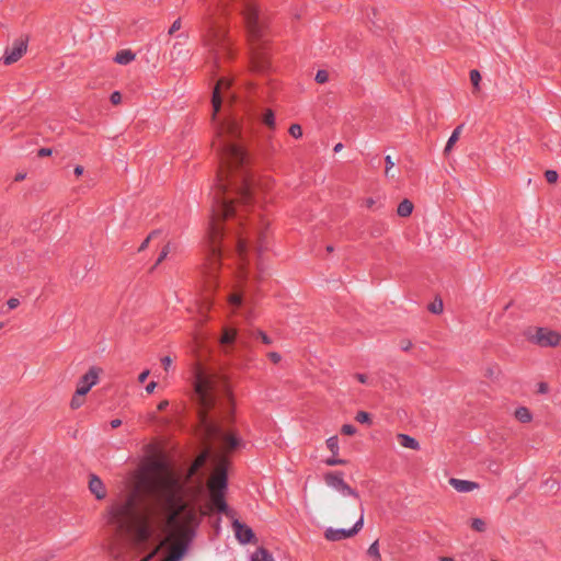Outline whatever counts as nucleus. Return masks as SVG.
<instances>
[{
  "label": "nucleus",
  "mask_w": 561,
  "mask_h": 561,
  "mask_svg": "<svg viewBox=\"0 0 561 561\" xmlns=\"http://www.w3.org/2000/svg\"><path fill=\"white\" fill-rule=\"evenodd\" d=\"M89 489L95 495L96 499H104L106 495L104 484L96 476H91L89 481Z\"/></svg>",
  "instance_id": "nucleus-18"
},
{
  "label": "nucleus",
  "mask_w": 561,
  "mask_h": 561,
  "mask_svg": "<svg viewBox=\"0 0 561 561\" xmlns=\"http://www.w3.org/2000/svg\"><path fill=\"white\" fill-rule=\"evenodd\" d=\"M231 81L220 78L213 92V121L216 123V137L213 148L219 158L217 183L211 191V222L209 228V252L203 266V274L209 286L215 284L220 268L221 239L224 227L221 220L237 214V207L247 206L252 201V180L248 172V156L239 142L240 126L234 118L216 122L224 101H233L230 93Z\"/></svg>",
  "instance_id": "nucleus-1"
},
{
  "label": "nucleus",
  "mask_w": 561,
  "mask_h": 561,
  "mask_svg": "<svg viewBox=\"0 0 561 561\" xmlns=\"http://www.w3.org/2000/svg\"><path fill=\"white\" fill-rule=\"evenodd\" d=\"M182 26V22H181V19H176L171 27L169 28V35H173L176 31H179Z\"/></svg>",
  "instance_id": "nucleus-43"
},
{
  "label": "nucleus",
  "mask_w": 561,
  "mask_h": 561,
  "mask_svg": "<svg viewBox=\"0 0 561 561\" xmlns=\"http://www.w3.org/2000/svg\"><path fill=\"white\" fill-rule=\"evenodd\" d=\"M533 342L542 347L558 346L561 343V335L552 330L539 328L531 337Z\"/></svg>",
  "instance_id": "nucleus-10"
},
{
  "label": "nucleus",
  "mask_w": 561,
  "mask_h": 561,
  "mask_svg": "<svg viewBox=\"0 0 561 561\" xmlns=\"http://www.w3.org/2000/svg\"><path fill=\"white\" fill-rule=\"evenodd\" d=\"M236 336H237L236 330L226 329L220 339V342H221V344H230L236 340Z\"/></svg>",
  "instance_id": "nucleus-26"
},
{
  "label": "nucleus",
  "mask_w": 561,
  "mask_h": 561,
  "mask_svg": "<svg viewBox=\"0 0 561 561\" xmlns=\"http://www.w3.org/2000/svg\"><path fill=\"white\" fill-rule=\"evenodd\" d=\"M288 131L296 139H298V138H300L302 136V128H301V126L299 124H293L289 127Z\"/></svg>",
  "instance_id": "nucleus-34"
},
{
  "label": "nucleus",
  "mask_w": 561,
  "mask_h": 561,
  "mask_svg": "<svg viewBox=\"0 0 561 561\" xmlns=\"http://www.w3.org/2000/svg\"><path fill=\"white\" fill-rule=\"evenodd\" d=\"M111 102L114 104V105H117L121 103L122 101V94L118 92V91H114L112 94H111V98H110Z\"/></svg>",
  "instance_id": "nucleus-44"
},
{
  "label": "nucleus",
  "mask_w": 561,
  "mask_h": 561,
  "mask_svg": "<svg viewBox=\"0 0 561 561\" xmlns=\"http://www.w3.org/2000/svg\"><path fill=\"white\" fill-rule=\"evenodd\" d=\"M440 561H454L451 558L443 557L440 558Z\"/></svg>",
  "instance_id": "nucleus-63"
},
{
  "label": "nucleus",
  "mask_w": 561,
  "mask_h": 561,
  "mask_svg": "<svg viewBox=\"0 0 561 561\" xmlns=\"http://www.w3.org/2000/svg\"><path fill=\"white\" fill-rule=\"evenodd\" d=\"M207 457H208V451H206V453L202 454V455H201V456H199V457L194 461L192 470H193V471L198 470V469H199V468L205 463V461H206Z\"/></svg>",
  "instance_id": "nucleus-35"
},
{
  "label": "nucleus",
  "mask_w": 561,
  "mask_h": 561,
  "mask_svg": "<svg viewBox=\"0 0 561 561\" xmlns=\"http://www.w3.org/2000/svg\"><path fill=\"white\" fill-rule=\"evenodd\" d=\"M254 237H255V241H254V250L256 252V257H257V261H256V267L260 272V274H262L264 272V264H263V261H262V254L264 253V251L267 250V244H266V236L265 233L261 230V229H255L254 231Z\"/></svg>",
  "instance_id": "nucleus-14"
},
{
  "label": "nucleus",
  "mask_w": 561,
  "mask_h": 561,
  "mask_svg": "<svg viewBox=\"0 0 561 561\" xmlns=\"http://www.w3.org/2000/svg\"><path fill=\"white\" fill-rule=\"evenodd\" d=\"M545 178L548 183H556L558 181V172L554 170H547L545 172Z\"/></svg>",
  "instance_id": "nucleus-36"
},
{
  "label": "nucleus",
  "mask_w": 561,
  "mask_h": 561,
  "mask_svg": "<svg viewBox=\"0 0 561 561\" xmlns=\"http://www.w3.org/2000/svg\"><path fill=\"white\" fill-rule=\"evenodd\" d=\"M85 394H78V391H76L75 396L71 399L70 407L72 409H78L83 404V397Z\"/></svg>",
  "instance_id": "nucleus-31"
},
{
  "label": "nucleus",
  "mask_w": 561,
  "mask_h": 561,
  "mask_svg": "<svg viewBox=\"0 0 561 561\" xmlns=\"http://www.w3.org/2000/svg\"><path fill=\"white\" fill-rule=\"evenodd\" d=\"M430 310H431V312L436 313V314L440 313L443 311V302H442V300L433 302L430 306Z\"/></svg>",
  "instance_id": "nucleus-41"
},
{
  "label": "nucleus",
  "mask_w": 561,
  "mask_h": 561,
  "mask_svg": "<svg viewBox=\"0 0 561 561\" xmlns=\"http://www.w3.org/2000/svg\"><path fill=\"white\" fill-rule=\"evenodd\" d=\"M161 364L163 365L164 369H165V370H168V369H169V367H170V366H171V364H172V359H171V357H169V356H164V357H162V358H161Z\"/></svg>",
  "instance_id": "nucleus-48"
},
{
  "label": "nucleus",
  "mask_w": 561,
  "mask_h": 561,
  "mask_svg": "<svg viewBox=\"0 0 561 561\" xmlns=\"http://www.w3.org/2000/svg\"><path fill=\"white\" fill-rule=\"evenodd\" d=\"M314 79L318 83H325L329 80V73L325 70H318Z\"/></svg>",
  "instance_id": "nucleus-37"
},
{
  "label": "nucleus",
  "mask_w": 561,
  "mask_h": 561,
  "mask_svg": "<svg viewBox=\"0 0 561 561\" xmlns=\"http://www.w3.org/2000/svg\"><path fill=\"white\" fill-rule=\"evenodd\" d=\"M355 420L362 424H371L370 414L365 411L357 412Z\"/></svg>",
  "instance_id": "nucleus-29"
},
{
  "label": "nucleus",
  "mask_w": 561,
  "mask_h": 561,
  "mask_svg": "<svg viewBox=\"0 0 561 561\" xmlns=\"http://www.w3.org/2000/svg\"><path fill=\"white\" fill-rule=\"evenodd\" d=\"M232 529L240 543H249L254 538L253 530L238 519L232 522Z\"/></svg>",
  "instance_id": "nucleus-15"
},
{
  "label": "nucleus",
  "mask_w": 561,
  "mask_h": 561,
  "mask_svg": "<svg viewBox=\"0 0 561 561\" xmlns=\"http://www.w3.org/2000/svg\"><path fill=\"white\" fill-rule=\"evenodd\" d=\"M135 58V55L128 50V49H124V50H119L114 60L115 62L119 64V65H127L129 64L130 61H133Z\"/></svg>",
  "instance_id": "nucleus-21"
},
{
  "label": "nucleus",
  "mask_w": 561,
  "mask_h": 561,
  "mask_svg": "<svg viewBox=\"0 0 561 561\" xmlns=\"http://www.w3.org/2000/svg\"><path fill=\"white\" fill-rule=\"evenodd\" d=\"M101 369L98 367H91L87 374H84L78 381L77 390L78 394H87L91 388L98 383Z\"/></svg>",
  "instance_id": "nucleus-11"
},
{
  "label": "nucleus",
  "mask_w": 561,
  "mask_h": 561,
  "mask_svg": "<svg viewBox=\"0 0 561 561\" xmlns=\"http://www.w3.org/2000/svg\"><path fill=\"white\" fill-rule=\"evenodd\" d=\"M194 400L198 404L199 422L205 436L219 442L227 451L243 445L234 433L226 432L219 422L230 420L233 401L227 380L219 374L203 367L194 373Z\"/></svg>",
  "instance_id": "nucleus-3"
},
{
  "label": "nucleus",
  "mask_w": 561,
  "mask_h": 561,
  "mask_svg": "<svg viewBox=\"0 0 561 561\" xmlns=\"http://www.w3.org/2000/svg\"><path fill=\"white\" fill-rule=\"evenodd\" d=\"M229 301L232 306L240 307L242 304V296L240 294H232Z\"/></svg>",
  "instance_id": "nucleus-40"
},
{
  "label": "nucleus",
  "mask_w": 561,
  "mask_h": 561,
  "mask_svg": "<svg viewBox=\"0 0 561 561\" xmlns=\"http://www.w3.org/2000/svg\"><path fill=\"white\" fill-rule=\"evenodd\" d=\"M227 4L228 0H217L214 5L207 4L203 0V5L205 7L202 16L203 43L215 65L219 62L221 57H229L230 55V39L227 36L226 30L215 18L216 12L224 10Z\"/></svg>",
  "instance_id": "nucleus-5"
},
{
  "label": "nucleus",
  "mask_w": 561,
  "mask_h": 561,
  "mask_svg": "<svg viewBox=\"0 0 561 561\" xmlns=\"http://www.w3.org/2000/svg\"><path fill=\"white\" fill-rule=\"evenodd\" d=\"M374 204H375V202H374V199H373V198H367V199H366V206H367V207H369V208H370Z\"/></svg>",
  "instance_id": "nucleus-61"
},
{
  "label": "nucleus",
  "mask_w": 561,
  "mask_h": 561,
  "mask_svg": "<svg viewBox=\"0 0 561 561\" xmlns=\"http://www.w3.org/2000/svg\"><path fill=\"white\" fill-rule=\"evenodd\" d=\"M9 309H15L20 305V300L18 298H10L7 301Z\"/></svg>",
  "instance_id": "nucleus-47"
},
{
  "label": "nucleus",
  "mask_w": 561,
  "mask_h": 561,
  "mask_svg": "<svg viewBox=\"0 0 561 561\" xmlns=\"http://www.w3.org/2000/svg\"><path fill=\"white\" fill-rule=\"evenodd\" d=\"M411 346H412V343H411L410 341H403V342L401 343V348H402L403 351H409V350L411 348Z\"/></svg>",
  "instance_id": "nucleus-55"
},
{
  "label": "nucleus",
  "mask_w": 561,
  "mask_h": 561,
  "mask_svg": "<svg viewBox=\"0 0 561 561\" xmlns=\"http://www.w3.org/2000/svg\"><path fill=\"white\" fill-rule=\"evenodd\" d=\"M471 527L479 533H482L485 530V523L481 518H473L471 523Z\"/></svg>",
  "instance_id": "nucleus-33"
},
{
  "label": "nucleus",
  "mask_w": 561,
  "mask_h": 561,
  "mask_svg": "<svg viewBox=\"0 0 561 561\" xmlns=\"http://www.w3.org/2000/svg\"><path fill=\"white\" fill-rule=\"evenodd\" d=\"M355 378L360 382V383H368V377L365 375V374H356L355 375Z\"/></svg>",
  "instance_id": "nucleus-50"
},
{
  "label": "nucleus",
  "mask_w": 561,
  "mask_h": 561,
  "mask_svg": "<svg viewBox=\"0 0 561 561\" xmlns=\"http://www.w3.org/2000/svg\"><path fill=\"white\" fill-rule=\"evenodd\" d=\"M51 154V149L49 148H42L38 150V156L39 157H47V156H50Z\"/></svg>",
  "instance_id": "nucleus-52"
},
{
  "label": "nucleus",
  "mask_w": 561,
  "mask_h": 561,
  "mask_svg": "<svg viewBox=\"0 0 561 561\" xmlns=\"http://www.w3.org/2000/svg\"><path fill=\"white\" fill-rule=\"evenodd\" d=\"M157 234V231H152L145 240L144 242L140 244L138 251H144L147 247H148V243L150 241L151 238H153L154 236Z\"/></svg>",
  "instance_id": "nucleus-45"
},
{
  "label": "nucleus",
  "mask_w": 561,
  "mask_h": 561,
  "mask_svg": "<svg viewBox=\"0 0 561 561\" xmlns=\"http://www.w3.org/2000/svg\"><path fill=\"white\" fill-rule=\"evenodd\" d=\"M256 335L262 340L264 344H271L272 340L261 330H257Z\"/></svg>",
  "instance_id": "nucleus-46"
},
{
  "label": "nucleus",
  "mask_w": 561,
  "mask_h": 561,
  "mask_svg": "<svg viewBox=\"0 0 561 561\" xmlns=\"http://www.w3.org/2000/svg\"><path fill=\"white\" fill-rule=\"evenodd\" d=\"M106 522L119 538L129 540L135 547L145 545L151 537L148 518L139 510L136 492L129 493L112 504Z\"/></svg>",
  "instance_id": "nucleus-4"
},
{
  "label": "nucleus",
  "mask_w": 561,
  "mask_h": 561,
  "mask_svg": "<svg viewBox=\"0 0 561 561\" xmlns=\"http://www.w3.org/2000/svg\"><path fill=\"white\" fill-rule=\"evenodd\" d=\"M364 525V508L360 507V516L358 520L354 524L352 528L345 529V528H332L329 527L324 531V537L329 541H340L346 538H351L355 536Z\"/></svg>",
  "instance_id": "nucleus-8"
},
{
  "label": "nucleus",
  "mask_w": 561,
  "mask_h": 561,
  "mask_svg": "<svg viewBox=\"0 0 561 561\" xmlns=\"http://www.w3.org/2000/svg\"><path fill=\"white\" fill-rule=\"evenodd\" d=\"M413 208V203L405 198L398 205L397 214L400 217H408L412 214Z\"/></svg>",
  "instance_id": "nucleus-20"
},
{
  "label": "nucleus",
  "mask_w": 561,
  "mask_h": 561,
  "mask_svg": "<svg viewBox=\"0 0 561 561\" xmlns=\"http://www.w3.org/2000/svg\"><path fill=\"white\" fill-rule=\"evenodd\" d=\"M250 241H252L250 237L243 238L238 236L236 239V252L241 265V275L244 278L247 277L245 265L248 264V250Z\"/></svg>",
  "instance_id": "nucleus-13"
},
{
  "label": "nucleus",
  "mask_w": 561,
  "mask_h": 561,
  "mask_svg": "<svg viewBox=\"0 0 561 561\" xmlns=\"http://www.w3.org/2000/svg\"><path fill=\"white\" fill-rule=\"evenodd\" d=\"M27 49V41L18 38L13 42L12 47L7 48L3 60L5 65H11L18 61Z\"/></svg>",
  "instance_id": "nucleus-12"
},
{
  "label": "nucleus",
  "mask_w": 561,
  "mask_h": 561,
  "mask_svg": "<svg viewBox=\"0 0 561 561\" xmlns=\"http://www.w3.org/2000/svg\"><path fill=\"white\" fill-rule=\"evenodd\" d=\"M470 81L474 89L478 90L481 81V75L478 70L473 69L470 71Z\"/></svg>",
  "instance_id": "nucleus-30"
},
{
  "label": "nucleus",
  "mask_w": 561,
  "mask_h": 561,
  "mask_svg": "<svg viewBox=\"0 0 561 561\" xmlns=\"http://www.w3.org/2000/svg\"><path fill=\"white\" fill-rule=\"evenodd\" d=\"M168 405H169V401L163 400V401H161V402L158 404V410H159V411H163V410H165V409L168 408Z\"/></svg>",
  "instance_id": "nucleus-56"
},
{
  "label": "nucleus",
  "mask_w": 561,
  "mask_h": 561,
  "mask_svg": "<svg viewBox=\"0 0 561 561\" xmlns=\"http://www.w3.org/2000/svg\"><path fill=\"white\" fill-rule=\"evenodd\" d=\"M515 417L522 423H528L533 419L530 411L525 407L516 409Z\"/></svg>",
  "instance_id": "nucleus-24"
},
{
  "label": "nucleus",
  "mask_w": 561,
  "mask_h": 561,
  "mask_svg": "<svg viewBox=\"0 0 561 561\" xmlns=\"http://www.w3.org/2000/svg\"><path fill=\"white\" fill-rule=\"evenodd\" d=\"M268 357H270V359H271L274 364H277V363L280 360V358H282V357H280V355H279L278 353H276V352H271V353L268 354Z\"/></svg>",
  "instance_id": "nucleus-49"
},
{
  "label": "nucleus",
  "mask_w": 561,
  "mask_h": 561,
  "mask_svg": "<svg viewBox=\"0 0 561 561\" xmlns=\"http://www.w3.org/2000/svg\"><path fill=\"white\" fill-rule=\"evenodd\" d=\"M263 123L271 127V128H274L275 127V116H274V113L272 110H267L264 115H263Z\"/></svg>",
  "instance_id": "nucleus-28"
},
{
  "label": "nucleus",
  "mask_w": 561,
  "mask_h": 561,
  "mask_svg": "<svg viewBox=\"0 0 561 561\" xmlns=\"http://www.w3.org/2000/svg\"><path fill=\"white\" fill-rule=\"evenodd\" d=\"M367 556L373 559V561H382L381 554L379 551V542L375 540L369 548L367 549Z\"/></svg>",
  "instance_id": "nucleus-25"
},
{
  "label": "nucleus",
  "mask_w": 561,
  "mask_h": 561,
  "mask_svg": "<svg viewBox=\"0 0 561 561\" xmlns=\"http://www.w3.org/2000/svg\"><path fill=\"white\" fill-rule=\"evenodd\" d=\"M244 317H245V319H247L248 321H250V320L253 318V312H252V311H247V312L244 313Z\"/></svg>",
  "instance_id": "nucleus-60"
},
{
  "label": "nucleus",
  "mask_w": 561,
  "mask_h": 561,
  "mask_svg": "<svg viewBox=\"0 0 561 561\" xmlns=\"http://www.w3.org/2000/svg\"><path fill=\"white\" fill-rule=\"evenodd\" d=\"M327 447L333 455H339V439L337 436H331L327 439Z\"/></svg>",
  "instance_id": "nucleus-27"
},
{
  "label": "nucleus",
  "mask_w": 561,
  "mask_h": 561,
  "mask_svg": "<svg viewBox=\"0 0 561 561\" xmlns=\"http://www.w3.org/2000/svg\"><path fill=\"white\" fill-rule=\"evenodd\" d=\"M397 439L400 443V445L404 448L419 450L420 449V443L412 436L407 434H398Z\"/></svg>",
  "instance_id": "nucleus-19"
},
{
  "label": "nucleus",
  "mask_w": 561,
  "mask_h": 561,
  "mask_svg": "<svg viewBox=\"0 0 561 561\" xmlns=\"http://www.w3.org/2000/svg\"><path fill=\"white\" fill-rule=\"evenodd\" d=\"M462 127H463V125H459V126H457V127L454 129V131L451 133V135H450V137H449V139L447 140V144H446V146H445V149H444V152H445V153H448V152L453 149L454 145H455V144L457 142V140L459 139V136H460V134H461V129H462Z\"/></svg>",
  "instance_id": "nucleus-23"
},
{
  "label": "nucleus",
  "mask_w": 561,
  "mask_h": 561,
  "mask_svg": "<svg viewBox=\"0 0 561 561\" xmlns=\"http://www.w3.org/2000/svg\"><path fill=\"white\" fill-rule=\"evenodd\" d=\"M342 148H343V145H342L341 142H339V144H336V145L334 146V151H335V152H339Z\"/></svg>",
  "instance_id": "nucleus-62"
},
{
  "label": "nucleus",
  "mask_w": 561,
  "mask_h": 561,
  "mask_svg": "<svg viewBox=\"0 0 561 561\" xmlns=\"http://www.w3.org/2000/svg\"><path fill=\"white\" fill-rule=\"evenodd\" d=\"M169 252H170V244H167L160 252L158 260L156 262V265L160 264L168 256Z\"/></svg>",
  "instance_id": "nucleus-42"
},
{
  "label": "nucleus",
  "mask_w": 561,
  "mask_h": 561,
  "mask_svg": "<svg viewBox=\"0 0 561 561\" xmlns=\"http://www.w3.org/2000/svg\"><path fill=\"white\" fill-rule=\"evenodd\" d=\"M73 172H75V174H76L77 176L81 175V174L83 173V167H81V165H77V167L75 168Z\"/></svg>",
  "instance_id": "nucleus-58"
},
{
  "label": "nucleus",
  "mask_w": 561,
  "mask_h": 561,
  "mask_svg": "<svg viewBox=\"0 0 561 561\" xmlns=\"http://www.w3.org/2000/svg\"><path fill=\"white\" fill-rule=\"evenodd\" d=\"M157 387V382L156 381H150L147 386H146V391L148 393H152L154 391Z\"/></svg>",
  "instance_id": "nucleus-53"
},
{
  "label": "nucleus",
  "mask_w": 561,
  "mask_h": 561,
  "mask_svg": "<svg viewBox=\"0 0 561 561\" xmlns=\"http://www.w3.org/2000/svg\"><path fill=\"white\" fill-rule=\"evenodd\" d=\"M121 424H122V421L119 419H114L111 421V426L113 428H117L118 426H121Z\"/></svg>",
  "instance_id": "nucleus-57"
},
{
  "label": "nucleus",
  "mask_w": 561,
  "mask_h": 561,
  "mask_svg": "<svg viewBox=\"0 0 561 561\" xmlns=\"http://www.w3.org/2000/svg\"><path fill=\"white\" fill-rule=\"evenodd\" d=\"M238 9L243 14L250 39L260 38L262 36V26L255 4L251 0H239Z\"/></svg>",
  "instance_id": "nucleus-7"
},
{
  "label": "nucleus",
  "mask_w": 561,
  "mask_h": 561,
  "mask_svg": "<svg viewBox=\"0 0 561 561\" xmlns=\"http://www.w3.org/2000/svg\"><path fill=\"white\" fill-rule=\"evenodd\" d=\"M150 371L148 369L144 370L139 376H138V381L139 382H145V380L148 378Z\"/></svg>",
  "instance_id": "nucleus-51"
},
{
  "label": "nucleus",
  "mask_w": 561,
  "mask_h": 561,
  "mask_svg": "<svg viewBox=\"0 0 561 561\" xmlns=\"http://www.w3.org/2000/svg\"><path fill=\"white\" fill-rule=\"evenodd\" d=\"M548 390H549V387H548V385H547V383H545V382H540V383H539L538 391H539L540 393H547V392H548Z\"/></svg>",
  "instance_id": "nucleus-54"
},
{
  "label": "nucleus",
  "mask_w": 561,
  "mask_h": 561,
  "mask_svg": "<svg viewBox=\"0 0 561 561\" xmlns=\"http://www.w3.org/2000/svg\"><path fill=\"white\" fill-rule=\"evenodd\" d=\"M327 251H328V252H332V251H333V247H332V245H328V247H327Z\"/></svg>",
  "instance_id": "nucleus-64"
},
{
  "label": "nucleus",
  "mask_w": 561,
  "mask_h": 561,
  "mask_svg": "<svg viewBox=\"0 0 561 561\" xmlns=\"http://www.w3.org/2000/svg\"><path fill=\"white\" fill-rule=\"evenodd\" d=\"M324 481L330 488L336 490L342 495L359 500L358 493L344 481L342 472H328L324 476Z\"/></svg>",
  "instance_id": "nucleus-9"
},
{
  "label": "nucleus",
  "mask_w": 561,
  "mask_h": 561,
  "mask_svg": "<svg viewBox=\"0 0 561 561\" xmlns=\"http://www.w3.org/2000/svg\"><path fill=\"white\" fill-rule=\"evenodd\" d=\"M251 561H275L273 556L263 547H260L251 557Z\"/></svg>",
  "instance_id": "nucleus-22"
},
{
  "label": "nucleus",
  "mask_w": 561,
  "mask_h": 561,
  "mask_svg": "<svg viewBox=\"0 0 561 561\" xmlns=\"http://www.w3.org/2000/svg\"><path fill=\"white\" fill-rule=\"evenodd\" d=\"M385 163H386V170H385L386 176L393 178L394 175L391 174V170L394 167V162H393L391 156H386Z\"/></svg>",
  "instance_id": "nucleus-32"
},
{
  "label": "nucleus",
  "mask_w": 561,
  "mask_h": 561,
  "mask_svg": "<svg viewBox=\"0 0 561 561\" xmlns=\"http://www.w3.org/2000/svg\"><path fill=\"white\" fill-rule=\"evenodd\" d=\"M154 514L165 533L161 545L169 543L162 561H181L193 543L202 522L195 505L187 503L178 480L164 477L157 482Z\"/></svg>",
  "instance_id": "nucleus-2"
},
{
  "label": "nucleus",
  "mask_w": 561,
  "mask_h": 561,
  "mask_svg": "<svg viewBox=\"0 0 561 561\" xmlns=\"http://www.w3.org/2000/svg\"><path fill=\"white\" fill-rule=\"evenodd\" d=\"M252 67L255 71L263 72L268 68V60L263 50L252 44L251 47Z\"/></svg>",
  "instance_id": "nucleus-16"
},
{
  "label": "nucleus",
  "mask_w": 561,
  "mask_h": 561,
  "mask_svg": "<svg viewBox=\"0 0 561 561\" xmlns=\"http://www.w3.org/2000/svg\"><path fill=\"white\" fill-rule=\"evenodd\" d=\"M341 432L344 435H354L356 433V427L352 424H344L341 427Z\"/></svg>",
  "instance_id": "nucleus-38"
},
{
  "label": "nucleus",
  "mask_w": 561,
  "mask_h": 561,
  "mask_svg": "<svg viewBox=\"0 0 561 561\" xmlns=\"http://www.w3.org/2000/svg\"><path fill=\"white\" fill-rule=\"evenodd\" d=\"M210 492V501L213 506L220 513L228 510L225 501V492L227 489V473L224 467H219L208 481Z\"/></svg>",
  "instance_id": "nucleus-6"
},
{
  "label": "nucleus",
  "mask_w": 561,
  "mask_h": 561,
  "mask_svg": "<svg viewBox=\"0 0 561 561\" xmlns=\"http://www.w3.org/2000/svg\"><path fill=\"white\" fill-rule=\"evenodd\" d=\"M449 484L460 493H468L479 488V484L473 481L457 478L449 479Z\"/></svg>",
  "instance_id": "nucleus-17"
},
{
  "label": "nucleus",
  "mask_w": 561,
  "mask_h": 561,
  "mask_svg": "<svg viewBox=\"0 0 561 561\" xmlns=\"http://www.w3.org/2000/svg\"><path fill=\"white\" fill-rule=\"evenodd\" d=\"M25 175H26L25 173H18V174L15 175V181H18V182H19V181L24 180V179H25Z\"/></svg>",
  "instance_id": "nucleus-59"
},
{
  "label": "nucleus",
  "mask_w": 561,
  "mask_h": 561,
  "mask_svg": "<svg viewBox=\"0 0 561 561\" xmlns=\"http://www.w3.org/2000/svg\"><path fill=\"white\" fill-rule=\"evenodd\" d=\"M337 455H333L331 458H328L325 460V463L328 466H337V465H344L345 460L336 458Z\"/></svg>",
  "instance_id": "nucleus-39"
}]
</instances>
